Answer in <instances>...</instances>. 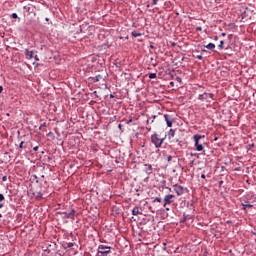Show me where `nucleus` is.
<instances>
[{
  "label": "nucleus",
  "mask_w": 256,
  "mask_h": 256,
  "mask_svg": "<svg viewBox=\"0 0 256 256\" xmlns=\"http://www.w3.org/2000/svg\"><path fill=\"white\" fill-rule=\"evenodd\" d=\"M57 215H62V219H71L72 221H75V217H77V215H79V213H77V211L69 206V209L66 211H59L57 212Z\"/></svg>",
  "instance_id": "1"
},
{
  "label": "nucleus",
  "mask_w": 256,
  "mask_h": 256,
  "mask_svg": "<svg viewBox=\"0 0 256 256\" xmlns=\"http://www.w3.org/2000/svg\"><path fill=\"white\" fill-rule=\"evenodd\" d=\"M60 252L61 250H59V246L55 242L48 244L44 250V253H47L49 256H61Z\"/></svg>",
  "instance_id": "2"
},
{
  "label": "nucleus",
  "mask_w": 256,
  "mask_h": 256,
  "mask_svg": "<svg viewBox=\"0 0 256 256\" xmlns=\"http://www.w3.org/2000/svg\"><path fill=\"white\" fill-rule=\"evenodd\" d=\"M163 201H164L163 207H164L165 211H171V208L169 207V205H173L175 203V195L167 194L164 196Z\"/></svg>",
  "instance_id": "3"
},
{
  "label": "nucleus",
  "mask_w": 256,
  "mask_h": 256,
  "mask_svg": "<svg viewBox=\"0 0 256 256\" xmlns=\"http://www.w3.org/2000/svg\"><path fill=\"white\" fill-rule=\"evenodd\" d=\"M167 135H165V137L161 138L159 137V134L154 133L151 136V143H153V145L156 147V149H160L161 145H163V143L165 142Z\"/></svg>",
  "instance_id": "4"
},
{
  "label": "nucleus",
  "mask_w": 256,
  "mask_h": 256,
  "mask_svg": "<svg viewBox=\"0 0 256 256\" xmlns=\"http://www.w3.org/2000/svg\"><path fill=\"white\" fill-rule=\"evenodd\" d=\"M113 250V247L107 246V245H99L98 246V256H109L111 255V251Z\"/></svg>",
  "instance_id": "5"
},
{
  "label": "nucleus",
  "mask_w": 256,
  "mask_h": 256,
  "mask_svg": "<svg viewBox=\"0 0 256 256\" xmlns=\"http://www.w3.org/2000/svg\"><path fill=\"white\" fill-rule=\"evenodd\" d=\"M193 139H194V145L196 147V151H203V149H205V145H207V143H202V144H198L197 141L198 139H205V135L201 136L200 134H195L193 136Z\"/></svg>",
  "instance_id": "6"
},
{
  "label": "nucleus",
  "mask_w": 256,
  "mask_h": 256,
  "mask_svg": "<svg viewBox=\"0 0 256 256\" xmlns=\"http://www.w3.org/2000/svg\"><path fill=\"white\" fill-rule=\"evenodd\" d=\"M214 93L204 92L203 94L198 95V101H206L207 103H211V101L215 100Z\"/></svg>",
  "instance_id": "7"
},
{
  "label": "nucleus",
  "mask_w": 256,
  "mask_h": 256,
  "mask_svg": "<svg viewBox=\"0 0 256 256\" xmlns=\"http://www.w3.org/2000/svg\"><path fill=\"white\" fill-rule=\"evenodd\" d=\"M173 191H175V193H176V195H178V197H181V195H183L185 193V191H187V188H185L179 184H174Z\"/></svg>",
  "instance_id": "8"
},
{
  "label": "nucleus",
  "mask_w": 256,
  "mask_h": 256,
  "mask_svg": "<svg viewBox=\"0 0 256 256\" xmlns=\"http://www.w3.org/2000/svg\"><path fill=\"white\" fill-rule=\"evenodd\" d=\"M240 203L253 205L255 201H253V199H251V195L248 194L240 198Z\"/></svg>",
  "instance_id": "9"
},
{
  "label": "nucleus",
  "mask_w": 256,
  "mask_h": 256,
  "mask_svg": "<svg viewBox=\"0 0 256 256\" xmlns=\"http://www.w3.org/2000/svg\"><path fill=\"white\" fill-rule=\"evenodd\" d=\"M132 215H143V209L140 207V206H135L133 209H132Z\"/></svg>",
  "instance_id": "10"
},
{
  "label": "nucleus",
  "mask_w": 256,
  "mask_h": 256,
  "mask_svg": "<svg viewBox=\"0 0 256 256\" xmlns=\"http://www.w3.org/2000/svg\"><path fill=\"white\" fill-rule=\"evenodd\" d=\"M101 79H103V76L99 74V75H96L95 77H89L88 81H90V83H99Z\"/></svg>",
  "instance_id": "11"
},
{
  "label": "nucleus",
  "mask_w": 256,
  "mask_h": 256,
  "mask_svg": "<svg viewBox=\"0 0 256 256\" xmlns=\"http://www.w3.org/2000/svg\"><path fill=\"white\" fill-rule=\"evenodd\" d=\"M144 171L147 175H151L153 173V166L151 164H144Z\"/></svg>",
  "instance_id": "12"
},
{
  "label": "nucleus",
  "mask_w": 256,
  "mask_h": 256,
  "mask_svg": "<svg viewBox=\"0 0 256 256\" xmlns=\"http://www.w3.org/2000/svg\"><path fill=\"white\" fill-rule=\"evenodd\" d=\"M242 206V211H247V209H253V207L255 206L254 204H245V203H241Z\"/></svg>",
  "instance_id": "13"
},
{
  "label": "nucleus",
  "mask_w": 256,
  "mask_h": 256,
  "mask_svg": "<svg viewBox=\"0 0 256 256\" xmlns=\"http://www.w3.org/2000/svg\"><path fill=\"white\" fill-rule=\"evenodd\" d=\"M24 54L26 59H33V51H29V49H26Z\"/></svg>",
  "instance_id": "14"
},
{
  "label": "nucleus",
  "mask_w": 256,
  "mask_h": 256,
  "mask_svg": "<svg viewBox=\"0 0 256 256\" xmlns=\"http://www.w3.org/2000/svg\"><path fill=\"white\" fill-rule=\"evenodd\" d=\"M156 203H163V198L156 197L152 200V205L155 206Z\"/></svg>",
  "instance_id": "15"
},
{
  "label": "nucleus",
  "mask_w": 256,
  "mask_h": 256,
  "mask_svg": "<svg viewBox=\"0 0 256 256\" xmlns=\"http://www.w3.org/2000/svg\"><path fill=\"white\" fill-rule=\"evenodd\" d=\"M205 48L209 49L210 51H215V44L210 42L205 46Z\"/></svg>",
  "instance_id": "16"
},
{
  "label": "nucleus",
  "mask_w": 256,
  "mask_h": 256,
  "mask_svg": "<svg viewBox=\"0 0 256 256\" xmlns=\"http://www.w3.org/2000/svg\"><path fill=\"white\" fill-rule=\"evenodd\" d=\"M175 137V129H170L168 132V139H173Z\"/></svg>",
  "instance_id": "17"
},
{
  "label": "nucleus",
  "mask_w": 256,
  "mask_h": 256,
  "mask_svg": "<svg viewBox=\"0 0 256 256\" xmlns=\"http://www.w3.org/2000/svg\"><path fill=\"white\" fill-rule=\"evenodd\" d=\"M187 219H190L189 215L185 214V212H184L183 217L180 219V223H185L187 221Z\"/></svg>",
  "instance_id": "18"
},
{
  "label": "nucleus",
  "mask_w": 256,
  "mask_h": 256,
  "mask_svg": "<svg viewBox=\"0 0 256 256\" xmlns=\"http://www.w3.org/2000/svg\"><path fill=\"white\" fill-rule=\"evenodd\" d=\"M72 247H75V243L73 242L66 243V246H64L65 249H71Z\"/></svg>",
  "instance_id": "19"
},
{
  "label": "nucleus",
  "mask_w": 256,
  "mask_h": 256,
  "mask_svg": "<svg viewBox=\"0 0 256 256\" xmlns=\"http://www.w3.org/2000/svg\"><path fill=\"white\" fill-rule=\"evenodd\" d=\"M131 35H132V37H141V35H143V34H141L140 32H137V31H132Z\"/></svg>",
  "instance_id": "20"
},
{
  "label": "nucleus",
  "mask_w": 256,
  "mask_h": 256,
  "mask_svg": "<svg viewBox=\"0 0 256 256\" xmlns=\"http://www.w3.org/2000/svg\"><path fill=\"white\" fill-rule=\"evenodd\" d=\"M218 49H225V41L221 40Z\"/></svg>",
  "instance_id": "21"
},
{
  "label": "nucleus",
  "mask_w": 256,
  "mask_h": 256,
  "mask_svg": "<svg viewBox=\"0 0 256 256\" xmlns=\"http://www.w3.org/2000/svg\"><path fill=\"white\" fill-rule=\"evenodd\" d=\"M43 198V192L39 191L37 196H36V199L40 200Z\"/></svg>",
  "instance_id": "22"
},
{
  "label": "nucleus",
  "mask_w": 256,
  "mask_h": 256,
  "mask_svg": "<svg viewBox=\"0 0 256 256\" xmlns=\"http://www.w3.org/2000/svg\"><path fill=\"white\" fill-rule=\"evenodd\" d=\"M149 79H157V74L156 73H150L149 74Z\"/></svg>",
  "instance_id": "23"
},
{
  "label": "nucleus",
  "mask_w": 256,
  "mask_h": 256,
  "mask_svg": "<svg viewBox=\"0 0 256 256\" xmlns=\"http://www.w3.org/2000/svg\"><path fill=\"white\" fill-rule=\"evenodd\" d=\"M164 119H165L166 123H168V121H171L169 114H165Z\"/></svg>",
  "instance_id": "24"
},
{
  "label": "nucleus",
  "mask_w": 256,
  "mask_h": 256,
  "mask_svg": "<svg viewBox=\"0 0 256 256\" xmlns=\"http://www.w3.org/2000/svg\"><path fill=\"white\" fill-rule=\"evenodd\" d=\"M166 161H168V163H171V161H173V156H166Z\"/></svg>",
  "instance_id": "25"
},
{
  "label": "nucleus",
  "mask_w": 256,
  "mask_h": 256,
  "mask_svg": "<svg viewBox=\"0 0 256 256\" xmlns=\"http://www.w3.org/2000/svg\"><path fill=\"white\" fill-rule=\"evenodd\" d=\"M24 144H25V142L21 141L20 144H19V149H25Z\"/></svg>",
  "instance_id": "26"
},
{
  "label": "nucleus",
  "mask_w": 256,
  "mask_h": 256,
  "mask_svg": "<svg viewBox=\"0 0 256 256\" xmlns=\"http://www.w3.org/2000/svg\"><path fill=\"white\" fill-rule=\"evenodd\" d=\"M11 17L12 19H19V15H17V13H12Z\"/></svg>",
  "instance_id": "27"
},
{
  "label": "nucleus",
  "mask_w": 256,
  "mask_h": 256,
  "mask_svg": "<svg viewBox=\"0 0 256 256\" xmlns=\"http://www.w3.org/2000/svg\"><path fill=\"white\" fill-rule=\"evenodd\" d=\"M241 17H242V19H246L247 18V12L246 11L242 12Z\"/></svg>",
  "instance_id": "28"
},
{
  "label": "nucleus",
  "mask_w": 256,
  "mask_h": 256,
  "mask_svg": "<svg viewBox=\"0 0 256 256\" xmlns=\"http://www.w3.org/2000/svg\"><path fill=\"white\" fill-rule=\"evenodd\" d=\"M253 147H255V144H254V143L249 144L248 147H247L248 151H250V149H253Z\"/></svg>",
  "instance_id": "29"
},
{
  "label": "nucleus",
  "mask_w": 256,
  "mask_h": 256,
  "mask_svg": "<svg viewBox=\"0 0 256 256\" xmlns=\"http://www.w3.org/2000/svg\"><path fill=\"white\" fill-rule=\"evenodd\" d=\"M166 124H167V127H173V121H168V122H166Z\"/></svg>",
  "instance_id": "30"
},
{
  "label": "nucleus",
  "mask_w": 256,
  "mask_h": 256,
  "mask_svg": "<svg viewBox=\"0 0 256 256\" xmlns=\"http://www.w3.org/2000/svg\"><path fill=\"white\" fill-rule=\"evenodd\" d=\"M5 199V195L0 193V203H2V201Z\"/></svg>",
  "instance_id": "31"
},
{
  "label": "nucleus",
  "mask_w": 256,
  "mask_h": 256,
  "mask_svg": "<svg viewBox=\"0 0 256 256\" xmlns=\"http://www.w3.org/2000/svg\"><path fill=\"white\" fill-rule=\"evenodd\" d=\"M157 211H159V209L157 207H152V213H157Z\"/></svg>",
  "instance_id": "32"
},
{
  "label": "nucleus",
  "mask_w": 256,
  "mask_h": 256,
  "mask_svg": "<svg viewBox=\"0 0 256 256\" xmlns=\"http://www.w3.org/2000/svg\"><path fill=\"white\" fill-rule=\"evenodd\" d=\"M196 59H199V61H201L203 59V55H197Z\"/></svg>",
  "instance_id": "33"
},
{
  "label": "nucleus",
  "mask_w": 256,
  "mask_h": 256,
  "mask_svg": "<svg viewBox=\"0 0 256 256\" xmlns=\"http://www.w3.org/2000/svg\"><path fill=\"white\" fill-rule=\"evenodd\" d=\"M159 3V0H152V5H157Z\"/></svg>",
  "instance_id": "34"
},
{
  "label": "nucleus",
  "mask_w": 256,
  "mask_h": 256,
  "mask_svg": "<svg viewBox=\"0 0 256 256\" xmlns=\"http://www.w3.org/2000/svg\"><path fill=\"white\" fill-rule=\"evenodd\" d=\"M42 128L43 127H49V124H47V122H44L43 124H41Z\"/></svg>",
  "instance_id": "35"
},
{
  "label": "nucleus",
  "mask_w": 256,
  "mask_h": 256,
  "mask_svg": "<svg viewBox=\"0 0 256 256\" xmlns=\"http://www.w3.org/2000/svg\"><path fill=\"white\" fill-rule=\"evenodd\" d=\"M201 179H204L205 181H207V176L205 174H201Z\"/></svg>",
  "instance_id": "36"
},
{
  "label": "nucleus",
  "mask_w": 256,
  "mask_h": 256,
  "mask_svg": "<svg viewBox=\"0 0 256 256\" xmlns=\"http://www.w3.org/2000/svg\"><path fill=\"white\" fill-rule=\"evenodd\" d=\"M196 31H203V28L201 26L196 27Z\"/></svg>",
  "instance_id": "37"
},
{
  "label": "nucleus",
  "mask_w": 256,
  "mask_h": 256,
  "mask_svg": "<svg viewBox=\"0 0 256 256\" xmlns=\"http://www.w3.org/2000/svg\"><path fill=\"white\" fill-rule=\"evenodd\" d=\"M33 151H35V152L39 151V146H35V147L33 148Z\"/></svg>",
  "instance_id": "38"
},
{
  "label": "nucleus",
  "mask_w": 256,
  "mask_h": 256,
  "mask_svg": "<svg viewBox=\"0 0 256 256\" xmlns=\"http://www.w3.org/2000/svg\"><path fill=\"white\" fill-rule=\"evenodd\" d=\"M229 27L235 28L236 25H235V23H230V24H229Z\"/></svg>",
  "instance_id": "39"
},
{
  "label": "nucleus",
  "mask_w": 256,
  "mask_h": 256,
  "mask_svg": "<svg viewBox=\"0 0 256 256\" xmlns=\"http://www.w3.org/2000/svg\"><path fill=\"white\" fill-rule=\"evenodd\" d=\"M175 143H178V145H181V140L176 139V140H175Z\"/></svg>",
  "instance_id": "40"
},
{
  "label": "nucleus",
  "mask_w": 256,
  "mask_h": 256,
  "mask_svg": "<svg viewBox=\"0 0 256 256\" xmlns=\"http://www.w3.org/2000/svg\"><path fill=\"white\" fill-rule=\"evenodd\" d=\"M2 181H3V182L7 181V176H3V177H2Z\"/></svg>",
  "instance_id": "41"
},
{
  "label": "nucleus",
  "mask_w": 256,
  "mask_h": 256,
  "mask_svg": "<svg viewBox=\"0 0 256 256\" xmlns=\"http://www.w3.org/2000/svg\"><path fill=\"white\" fill-rule=\"evenodd\" d=\"M176 81H178V83H181V77H176Z\"/></svg>",
  "instance_id": "42"
},
{
  "label": "nucleus",
  "mask_w": 256,
  "mask_h": 256,
  "mask_svg": "<svg viewBox=\"0 0 256 256\" xmlns=\"http://www.w3.org/2000/svg\"><path fill=\"white\" fill-rule=\"evenodd\" d=\"M171 46H172V47H176V46H177V43L171 42Z\"/></svg>",
  "instance_id": "43"
},
{
  "label": "nucleus",
  "mask_w": 256,
  "mask_h": 256,
  "mask_svg": "<svg viewBox=\"0 0 256 256\" xmlns=\"http://www.w3.org/2000/svg\"><path fill=\"white\" fill-rule=\"evenodd\" d=\"M202 139H203V138H198V141H197V144H198V145H201L200 142H201Z\"/></svg>",
  "instance_id": "44"
},
{
  "label": "nucleus",
  "mask_w": 256,
  "mask_h": 256,
  "mask_svg": "<svg viewBox=\"0 0 256 256\" xmlns=\"http://www.w3.org/2000/svg\"><path fill=\"white\" fill-rule=\"evenodd\" d=\"M214 41H219V36H214Z\"/></svg>",
  "instance_id": "45"
},
{
  "label": "nucleus",
  "mask_w": 256,
  "mask_h": 256,
  "mask_svg": "<svg viewBox=\"0 0 256 256\" xmlns=\"http://www.w3.org/2000/svg\"><path fill=\"white\" fill-rule=\"evenodd\" d=\"M221 36H222V37H226V36H227V33L222 32V33H221Z\"/></svg>",
  "instance_id": "46"
},
{
  "label": "nucleus",
  "mask_w": 256,
  "mask_h": 256,
  "mask_svg": "<svg viewBox=\"0 0 256 256\" xmlns=\"http://www.w3.org/2000/svg\"><path fill=\"white\" fill-rule=\"evenodd\" d=\"M34 58H35V61H39V56L35 55Z\"/></svg>",
  "instance_id": "47"
},
{
  "label": "nucleus",
  "mask_w": 256,
  "mask_h": 256,
  "mask_svg": "<svg viewBox=\"0 0 256 256\" xmlns=\"http://www.w3.org/2000/svg\"><path fill=\"white\" fill-rule=\"evenodd\" d=\"M39 131H45V130H43V126L42 125H40Z\"/></svg>",
  "instance_id": "48"
},
{
  "label": "nucleus",
  "mask_w": 256,
  "mask_h": 256,
  "mask_svg": "<svg viewBox=\"0 0 256 256\" xmlns=\"http://www.w3.org/2000/svg\"><path fill=\"white\" fill-rule=\"evenodd\" d=\"M3 93V86L0 85V94Z\"/></svg>",
  "instance_id": "49"
},
{
  "label": "nucleus",
  "mask_w": 256,
  "mask_h": 256,
  "mask_svg": "<svg viewBox=\"0 0 256 256\" xmlns=\"http://www.w3.org/2000/svg\"><path fill=\"white\" fill-rule=\"evenodd\" d=\"M51 135H53V132H49V133L47 134V137H51Z\"/></svg>",
  "instance_id": "50"
},
{
  "label": "nucleus",
  "mask_w": 256,
  "mask_h": 256,
  "mask_svg": "<svg viewBox=\"0 0 256 256\" xmlns=\"http://www.w3.org/2000/svg\"><path fill=\"white\" fill-rule=\"evenodd\" d=\"M129 123H133V119L128 120L127 124L129 125Z\"/></svg>",
  "instance_id": "51"
},
{
  "label": "nucleus",
  "mask_w": 256,
  "mask_h": 256,
  "mask_svg": "<svg viewBox=\"0 0 256 256\" xmlns=\"http://www.w3.org/2000/svg\"><path fill=\"white\" fill-rule=\"evenodd\" d=\"M114 98H115V95L110 94V99H114Z\"/></svg>",
  "instance_id": "52"
},
{
  "label": "nucleus",
  "mask_w": 256,
  "mask_h": 256,
  "mask_svg": "<svg viewBox=\"0 0 256 256\" xmlns=\"http://www.w3.org/2000/svg\"><path fill=\"white\" fill-rule=\"evenodd\" d=\"M207 255H208V252L205 251L202 256H207Z\"/></svg>",
  "instance_id": "53"
},
{
  "label": "nucleus",
  "mask_w": 256,
  "mask_h": 256,
  "mask_svg": "<svg viewBox=\"0 0 256 256\" xmlns=\"http://www.w3.org/2000/svg\"><path fill=\"white\" fill-rule=\"evenodd\" d=\"M223 185V180L219 182V186L221 187Z\"/></svg>",
  "instance_id": "54"
},
{
  "label": "nucleus",
  "mask_w": 256,
  "mask_h": 256,
  "mask_svg": "<svg viewBox=\"0 0 256 256\" xmlns=\"http://www.w3.org/2000/svg\"><path fill=\"white\" fill-rule=\"evenodd\" d=\"M3 207H4V204L0 203V209H3Z\"/></svg>",
  "instance_id": "55"
},
{
  "label": "nucleus",
  "mask_w": 256,
  "mask_h": 256,
  "mask_svg": "<svg viewBox=\"0 0 256 256\" xmlns=\"http://www.w3.org/2000/svg\"><path fill=\"white\" fill-rule=\"evenodd\" d=\"M150 49H155V46L153 44H151Z\"/></svg>",
  "instance_id": "56"
},
{
  "label": "nucleus",
  "mask_w": 256,
  "mask_h": 256,
  "mask_svg": "<svg viewBox=\"0 0 256 256\" xmlns=\"http://www.w3.org/2000/svg\"><path fill=\"white\" fill-rule=\"evenodd\" d=\"M170 85L173 87V85H175V83H173V82H170Z\"/></svg>",
  "instance_id": "57"
},
{
  "label": "nucleus",
  "mask_w": 256,
  "mask_h": 256,
  "mask_svg": "<svg viewBox=\"0 0 256 256\" xmlns=\"http://www.w3.org/2000/svg\"><path fill=\"white\" fill-rule=\"evenodd\" d=\"M27 11H31V7H28Z\"/></svg>",
  "instance_id": "58"
},
{
  "label": "nucleus",
  "mask_w": 256,
  "mask_h": 256,
  "mask_svg": "<svg viewBox=\"0 0 256 256\" xmlns=\"http://www.w3.org/2000/svg\"><path fill=\"white\" fill-rule=\"evenodd\" d=\"M45 21H49V18H45Z\"/></svg>",
  "instance_id": "59"
},
{
  "label": "nucleus",
  "mask_w": 256,
  "mask_h": 256,
  "mask_svg": "<svg viewBox=\"0 0 256 256\" xmlns=\"http://www.w3.org/2000/svg\"><path fill=\"white\" fill-rule=\"evenodd\" d=\"M217 139H218V138H217V137H215V138H214V141H217Z\"/></svg>",
  "instance_id": "60"
},
{
  "label": "nucleus",
  "mask_w": 256,
  "mask_h": 256,
  "mask_svg": "<svg viewBox=\"0 0 256 256\" xmlns=\"http://www.w3.org/2000/svg\"><path fill=\"white\" fill-rule=\"evenodd\" d=\"M116 67H119V65L117 63H115Z\"/></svg>",
  "instance_id": "61"
},
{
  "label": "nucleus",
  "mask_w": 256,
  "mask_h": 256,
  "mask_svg": "<svg viewBox=\"0 0 256 256\" xmlns=\"http://www.w3.org/2000/svg\"><path fill=\"white\" fill-rule=\"evenodd\" d=\"M1 217H3V215L0 213V219H1Z\"/></svg>",
  "instance_id": "62"
},
{
  "label": "nucleus",
  "mask_w": 256,
  "mask_h": 256,
  "mask_svg": "<svg viewBox=\"0 0 256 256\" xmlns=\"http://www.w3.org/2000/svg\"><path fill=\"white\" fill-rule=\"evenodd\" d=\"M155 117H157V116L154 115V116H153V119H155Z\"/></svg>",
  "instance_id": "63"
},
{
  "label": "nucleus",
  "mask_w": 256,
  "mask_h": 256,
  "mask_svg": "<svg viewBox=\"0 0 256 256\" xmlns=\"http://www.w3.org/2000/svg\"><path fill=\"white\" fill-rule=\"evenodd\" d=\"M169 191H171V188H168Z\"/></svg>",
  "instance_id": "64"
}]
</instances>
